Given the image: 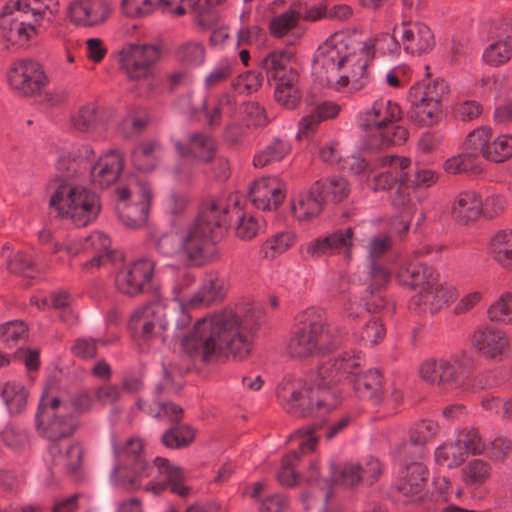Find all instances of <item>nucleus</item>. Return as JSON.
I'll return each instance as SVG.
<instances>
[{
	"label": "nucleus",
	"mask_w": 512,
	"mask_h": 512,
	"mask_svg": "<svg viewBox=\"0 0 512 512\" xmlns=\"http://www.w3.org/2000/svg\"><path fill=\"white\" fill-rule=\"evenodd\" d=\"M200 286L214 303L225 294V281L216 273L206 274Z\"/></svg>",
	"instance_id": "obj_61"
},
{
	"label": "nucleus",
	"mask_w": 512,
	"mask_h": 512,
	"mask_svg": "<svg viewBox=\"0 0 512 512\" xmlns=\"http://www.w3.org/2000/svg\"><path fill=\"white\" fill-rule=\"evenodd\" d=\"M261 86V77L259 74L248 71L239 75L233 82L232 88L239 94L252 93Z\"/></svg>",
	"instance_id": "obj_63"
},
{
	"label": "nucleus",
	"mask_w": 512,
	"mask_h": 512,
	"mask_svg": "<svg viewBox=\"0 0 512 512\" xmlns=\"http://www.w3.org/2000/svg\"><path fill=\"white\" fill-rule=\"evenodd\" d=\"M466 457L465 448L458 438L440 445L435 450L436 463L447 468L459 466Z\"/></svg>",
	"instance_id": "obj_43"
},
{
	"label": "nucleus",
	"mask_w": 512,
	"mask_h": 512,
	"mask_svg": "<svg viewBox=\"0 0 512 512\" xmlns=\"http://www.w3.org/2000/svg\"><path fill=\"white\" fill-rule=\"evenodd\" d=\"M174 145L180 156L194 159L197 162H209L214 159L216 154L215 142L206 134H193L189 137L186 146L179 140H175Z\"/></svg>",
	"instance_id": "obj_27"
},
{
	"label": "nucleus",
	"mask_w": 512,
	"mask_h": 512,
	"mask_svg": "<svg viewBox=\"0 0 512 512\" xmlns=\"http://www.w3.org/2000/svg\"><path fill=\"white\" fill-rule=\"evenodd\" d=\"M131 326L140 330L145 338L161 337L168 327L164 300L156 299L135 310L131 316Z\"/></svg>",
	"instance_id": "obj_19"
},
{
	"label": "nucleus",
	"mask_w": 512,
	"mask_h": 512,
	"mask_svg": "<svg viewBox=\"0 0 512 512\" xmlns=\"http://www.w3.org/2000/svg\"><path fill=\"white\" fill-rule=\"evenodd\" d=\"M486 450L492 460L504 461L512 453V442L503 436H495L486 446Z\"/></svg>",
	"instance_id": "obj_64"
},
{
	"label": "nucleus",
	"mask_w": 512,
	"mask_h": 512,
	"mask_svg": "<svg viewBox=\"0 0 512 512\" xmlns=\"http://www.w3.org/2000/svg\"><path fill=\"white\" fill-rule=\"evenodd\" d=\"M444 170L450 174L467 173L478 175L482 172L479 158L468 151L447 159L444 163Z\"/></svg>",
	"instance_id": "obj_45"
},
{
	"label": "nucleus",
	"mask_w": 512,
	"mask_h": 512,
	"mask_svg": "<svg viewBox=\"0 0 512 512\" xmlns=\"http://www.w3.org/2000/svg\"><path fill=\"white\" fill-rule=\"evenodd\" d=\"M449 93L448 84L436 79L427 85L416 84L409 91L411 119L421 125L430 126L442 117V102Z\"/></svg>",
	"instance_id": "obj_12"
},
{
	"label": "nucleus",
	"mask_w": 512,
	"mask_h": 512,
	"mask_svg": "<svg viewBox=\"0 0 512 512\" xmlns=\"http://www.w3.org/2000/svg\"><path fill=\"white\" fill-rule=\"evenodd\" d=\"M15 6L24 11H31L36 19L44 18L58 10V0H15Z\"/></svg>",
	"instance_id": "obj_53"
},
{
	"label": "nucleus",
	"mask_w": 512,
	"mask_h": 512,
	"mask_svg": "<svg viewBox=\"0 0 512 512\" xmlns=\"http://www.w3.org/2000/svg\"><path fill=\"white\" fill-rule=\"evenodd\" d=\"M297 461L298 455L296 452H291L283 458L277 472V479L282 486L293 487L298 483L299 476L294 470Z\"/></svg>",
	"instance_id": "obj_56"
},
{
	"label": "nucleus",
	"mask_w": 512,
	"mask_h": 512,
	"mask_svg": "<svg viewBox=\"0 0 512 512\" xmlns=\"http://www.w3.org/2000/svg\"><path fill=\"white\" fill-rule=\"evenodd\" d=\"M360 36L336 31L323 40L314 52V81L336 91H358L369 82Z\"/></svg>",
	"instance_id": "obj_3"
},
{
	"label": "nucleus",
	"mask_w": 512,
	"mask_h": 512,
	"mask_svg": "<svg viewBox=\"0 0 512 512\" xmlns=\"http://www.w3.org/2000/svg\"><path fill=\"white\" fill-rule=\"evenodd\" d=\"M116 211L119 220L130 229L142 227L148 220L152 190L146 182L130 177L115 190Z\"/></svg>",
	"instance_id": "obj_11"
},
{
	"label": "nucleus",
	"mask_w": 512,
	"mask_h": 512,
	"mask_svg": "<svg viewBox=\"0 0 512 512\" xmlns=\"http://www.w3.org/2000/svg\"><path fill=\"white\" fill-rule=\"evenodd\" d=\"M460 442L465 448V454H481L486 450V444L483 441L480 433L477 430L471 429L468 431H461L457 435Z\"/></svg>",
	"instance_id": "obj_62"
},
{
	"label": "nucleus",
	"mask_w": 512,
	"mask_h": 512,
	"mask_svg": "<svg viewBox=\"0 0 512 512\" xmlns=\"http://www.w3.org/2000/svg\"><path fill=\"white\" fill-rule=\"evenodd\" d=\"M297 22L298 14L292 10L286 11L270 21V32L275 37H283L296 27Z\"/></svg>",
	"instance_id": "obj_59"
},
{
	"label": "nucleus",
	"mask_w": 512,
	"mask_h": 512,
	"mask_svg": "<svg viewBox=\"0 0 512 512\" xmlns=\"http://www.w3.org/2000/svg\"><path fill=\"white\" fill-rule=\"evenodd\" d=\"M206 117L211 125L219 123L223 115L233 117L236 111V99L229 92H223L213 107L204 103Z\"/></svg>",
	"instance_id": "obj_50"
},
{
	"label": "nucleus",
	"mask_w": 512,
	"mask_h": 512,
	"mask_svg": "<svg viewBox=\"0 0 512 512\" xmlns=\"http://www.w3.org/2000/svg\"><path fill=\"white\" fill-rule=\"evenodd\" d=\"M419 373L422 380L429 384L452 389L460 384L465 369L455 357L431 358L421 364Z\"/></svg>",
	"instance_id": "obj_16"
},
{
	"label": "nucleus",
	"mask_w": 512,
	"mask_h": 512,
	"mask_svg": "<svg viewBox=\"0 0 512 512\" xmlns=\"http://www.w3.org/2000/svg\"><path fill=\"white\" fill-rule=\"evenodd\" d=\"M432 274V270L424 265L408 261L401 265L397 271L396 278L402 286L413 288L419 285L425 286L427 279H430Z\"/></svg>",
	"instance_id": "obj_37"
},
{
	"label": "nucleus",
	"mask_w": 512,
	"mask_h": 512,
	"mask_svg": "<svg viewBox=\"0 0 512 512\" xmlns=\"http://www.w3.org/2000/svg\"><path fill=\"white\" fill-rule=\"evenodd\" d=\"M294 54L285 50H274L268 53L260 63L268 80L276 82L298 75L297 70L292 67Z\"/></svg>",
	"instance_id": "obj_26"
},
{
	"label": "nucleus",
	"mask_w": 512,
	"mask_h": 512,
	"mask_svg": "<svg viewBox=\"0 0 512 512\" xmlns=\"http://www.w3.org/2000/svg\"><path fill=\"white\" fill-rule=\"evenodd\" d=\"M395 30L396 24L392 26L391 33L383 32L375 36L360 39L361 45L359 48L362 49V54L366 59V70L377 53L392 57L400 55L401 50H403V45L399 37V32H395Z\"/></svg>",
	"instance_id": "obj_24"
},
{
	"label": "nucleus",
	"mask_w": 512,
	"mask_h": 512,
	"mask_svg": "<svg viewBox=\"0 0 512 512\" xmlns=\"http://www.w3.org/2000/svg\"><path fill=\"white\" fill-rule=\"evenodd\" d=\"M411 165L410 158L398 155H386L379 159L378 168L381 170L374 176L373 189L384 191L391 189L397 183H405L408 178L407 169Z\"/></svg>",
	"instance_id": "obj_22"
},
{
	"label": "nucleus",
	"mask_w": 512,
	"mask_h": 512,
	"mask_svg": "<svg viewBox=\"0 0 512 512\" xmlns=\"http://www.w3.org/2000/svg\"><path fill=\"white\" fill-rule=\"evenodd\" d=\"M487 313L492 322L512 325V292L501 294L490 305Z\"/></svg>",
	"instance_id": "obj_51"
},
{
	"label": "nucleus",
	"mask_w": 512,
	"mask_h": 512,
	"mask_svg": "<svg viewBox=\"0 0 512 512\" xmlns=\"http://www.w3.org/2000/svg\"><path fill=\"white\" fill-rule=\"evenodd\" d=\"M124 169V156L117 150L103 153L91 169L94 185L106 188L115 183Z\"/></svg>",
	"instance_id": "obj_25"
},
{
	"label": "nucleus",
	"mask_w": 512,
	"mask_h": 512,
	"mask_svg": "<svg viewBox=\"0 0 512 512\" xmlns=\"http://www.w3.org/2000/svg\"><path fill=\"white\" fill-rule=\"evenodd\" d=\"M401 118L402 109L398 103L384 97L375 100L360 116V127L371 138L366 146L381 149L405 143L409 136L408 130L395 125Z\"/></svg>",
	"instance_id": "obj_7"
},
{
	"label": "nucleus",
	"mask_w": 512,
	"mask_h": 512,
	"mask_svg": "<svg viewBox=\"0 0 512 512\" xmlns=\"http://www.w3.org/2000/svg\"><path fill=\"white\" fill-rule=\"evenodd\" d=\"M28 396L25 387L15 381L7 382L2 390V398L10 414L21 413L27 406Z\"/></svg>",
	"instance_id": "obj_46"
},
{
	"label": "nucleus",
	"mask_w": 512,
	"mask_h": 512,
	"mask_svg": "<svg viewBox=\"0 0 512 512\" xmlns=\"http://www.w3.org/2000/svg\"><path fill=\"white\" fill-rule=\"evenodd\" d=\"M161 56V46L153 43H127L117 53L121 71L131 80L143 81L149 91L159 84L155 66Z\"/></svg>",
	"instance_id": "obj_10"
},
{
	"label": "nucleus",
	"mask_w": 512,
	"mask_h": 512,
	"mask_svg": "<svg viewBox=\"0 0 512 512\" xmlns=\"http://www.w3.org/2000/svg\"><path fill=\"white\" fill-rule=\"evenodd\" d=\"M297 242L295 232L286 230L278 232L267 238L260 247V255L264 259H275L287 250L292 248Z\"/></svg>",
	"instance_id": "obj_34"
},
{
	"label": "nucleus",
	"mask_w": 512,
	"mask_h": 512,
	"mask_svg": "<svg viewBox=\"0 0 512 512\" xmlns=\"http://www.w3.org/2000/svg\"><path fill=\"white\" fill-rule=\"evenodd\" d=\"M360 364L359 354L345 352L306 377L285 379L278 389V396L289 412L299 416L331 410L338 403L334 385L349 377L352 380Z\"/></svg>",
	"instance_id": "obj_1"
},
{
	"label": "nucleus",
	"mask_w": 512,
	"mask_h": 512,
	"mask_svg": "<svg viewBox=\"0 0 512 512\" xmlns=\"http://www.w3.org/2000/svg\"><path fill=\"white\" fill-rule=\"evenodd\" d=\"M314 191L323 200L340 202L350 193V187L347 180L340 176H333L326 180L318 181L314 184Z\"/></svg>",
	"instance_id": "obj_38"
},
{
	"label": "nucleus",
	"mask_w": 512,
	"mask_h": 512,
	"mask_svg": "<svg viewBox=\"0 0 512 512\" xmlns=\"http://www.w3.org/2000/svg\"><path fill=\"white\" fill-rule=\"evenodd\" d=\"M9 86L19 94L31 96L40 93L47 84L42 65L31 59H19L7 70Z\"/></svg>",
	"instance_id": "obj_15"
},
{
	"label": "nucleus",
	"mask_w": 512,
	"mask_h": 512,
	"mask_svg": "<svg viewBox=\"0 0 512 512\" xmlns=\"http://www.w3.org/2000/svg\"><path fill=\"white\" fill-rule=\"evenodd\" d=\"M157 9V0H121L119 4L121 15L130 20L147 18Z\"/></svg>",
	"instance_id": "obj_47"
},
{
	"label": "nucleus",
	"mask_w": 512,
	"mask_h": 512,
	"mask_svg": "<svg viewBox=\"0 0 512 512\" xmlns=\"http://www.w3.org/2000/svg\"><path fill=\"white\" fill-rule=\"evenodd\" d=\"M299 75L288 79L278 81L276 83L274 97L275 100L287 109H294L299 104L302 93L298 87Z\"/></svg>",
	"instance_id": "obj_42"
},
{
	"label": "nucleus",
	"mask_w": 512,
	"mask_h": 512,
	"mask_svg": "<svg viewBox=\"0 0 512 512\" xmlns=\"http://www.w3.org/2000/svg\"><path fill=\"white\" fill-rule=\"evenodd\" d=\"M457 297L456 288L447 282L433 278L427 279L425 286L420 292V300L431 309H440L449 305Z\"/></svg>",
	"instance_id": "obj_28"
},
{
	"label": "nucleus",
	"mask_w": 512,
	"mask_h": 512,
	"mask_svg": "<svg viewBox=\"0 0 512 512\" xmlns=\"http://www.w3.org/2000/svg\"><path fill=\"white\" fill-rule=\"evenodd\" d=\"M509 346L507 334L496 328H480L471 336L472 349L488 360L502 361L508 354Z\"/></svg>",
	"instance_id": "obj_20"
},
{
	"label": "nucleus",
	"mask_w": 512,
	"mask_h": 512,
	"mask_svg": "<svg viewBox=\"0 0 512 512\" xmlns=\"http://www.w3.org/2000/svg\"><path fill=\"white\" fill-rule=\"evenodd\" d=\"M292 150L291 144L282 139H274L263 150L255 154L253 163L256 168H264L267 165L283 160Z\"/></svg>",
	"instance_id": "obj_40"
},
{
	"label": "nucleus",
	"mask_w": 512,
	"mask_h": 512,
	"mask_svg": "<svg viewBox=\"0 0 512 512\" xmlns=\"http://www.w3.org/2000/svg\"><path fill=\"white\" fill-rule=\"evenodd\" d=\"M111 241L109 237L102 232H94L80 242L81 249L94 250L98 253L97 257L93 258L88 264L92 266H99L101 255L107 253L110 249Z\"/></svg>",
	"instance_id": "obj_54"
},
{
	"label": "nucleus",
	"mask_w": 512,
	"mask_h": 512,
	"mask_svg": "<svg viewBox=\"0 0 512 512\" xmlns=\"http://www.w3.org/2000/svg\"><path fill=\"white\" fill-rule=\"evenodd\" d=\"M249 196L256 208L275 210L285 198L284 184L276 177L259 178L250 187Z\"/></svg>",
	"instance_id": "obj_23"
},
{
	"label": "nucleus",
	"mask_w": 512,
	"mask_h": 512,
	"mask_svg": "<svg viewBox=\"0 0 512 512\" xmlns=\"http://www.w3.org/2000/svg\"><path fill=\"white\" fill-rule=\"evenodd\" d=\"M49 455L56 468L66 473H74L81 465L83 451L78 443L64 445L51 443Z\"/></svg>",
	"instance_id": "obj_29"
},
{
	"label": "nucleus",
	"mask_w": 512,
	"mask_h": 512,
	"mask_svg": "<svg viewBox=\"0 0 512 512\" xmlns=\"http://www.w3.org/2000/svg\"><path fill=\"white\" fill-rule=\"evenodd\" d=\"M14 10L17 14H13L2 20L0 25L1 37L9 45L26 48L39 35V27L43 21H51L55 17L59 9L52 14L46 15L44 18L36 19L31 11L20 10L13 3Z\"/></svg>",
	"instance_id": "obj_13"
},
{
	"label": "nucleus",
	"mask_w": 512,
	"mask_h": 512,
	"mask_svg": "<svg viewBox=\"0 0 512 512\" xmlns=\"http://www.w3.org/2000/svg\"><path fill=\"white\" fill-rule=\"evenodd\" d=\"M195 282V277L190 273H184L179 281H177L173 286H179L181 293L183 295L184 303L190 309H201L206 308L212 305L214 302L210 299V297L205 293V291L199 287L198 290L194 291L191 294L187 293L188 288Z\"/></svg>",
	"instance_id": "obj_44"
},
{
	"label": "nucleus",
	"mask_w": 512,
	"mask_h": 512,
	"mask_svg": "<svg viewBox=\"0 0 512 512\" xmlns=\"http://www.w3.org/2000/svg\"><path fill=\"white\" fill-rule=\"evenodd\" d=\"M194 431L189 427H177L164 433L163 444L168 448H181L189 445L194 440Z\"/></svg>",
	"instance_id": "obj_57"
},
{
	"label": "nucleus",
	"mask_w": 512,
	"mask_h": 512,
	"mask_svg": "<svg viewBox=\"0 0 512 512\" xmlns=\"http://www.w3.org/2000/svg\"><path fill=\"white\" fill-rule=\"evenodd\" d=\"M67 18L78 27H95L105 23L112 14L107 0H71L67 6Z\"/></svg>",
	"instance_id": "obj_18"
},
{
	"label": "nucleus",
	"mask_w": 512,
	"mask_h": 512,
	"mask_svg": "<svg viewBox=\"0 0 512 512\" xmlns=\"http://www.w3.org/2000/svg\"><path fill=\"white\" fill-rule=\"evenodd\" d=\"M157 145L152 142L141 143L133 152L134 165L142 171H148L155 166Z\"/></svg>",
	"instance_id": "obj_55"
},
{
	"label": "nucleus",
	"mask_w": 512,
	"mask_h": 512,
	"mask_svg": "<svg viewBox=\"0 0 512 512\" xmlns=\"http://www.w3.org/2000/svg\"><path fill=\"white\" fill-rule=\"evenodd\" d=\"M371 225L363 223L343 230H337L324 238L311 241L306 251L311 256H320L329 251H341L345 258L352 259L353 248L363 243L370 234Z\"/></svg>",
	"instance_id": "obj_14"
},
{
	"label": "nucleus",
	"mask_w": 512,
	"mask_h": 512,
	"mask_svg": "<svg viewBox=\"0 0 512 512\" xmlns=\"http://www.w3.org/2000/svg\"><path fill=\"white\" fill-rule=\"evenodd\" d=\"M512 58V38L505 37L492 41L483 51L482 59L491 67H500Z\"/></svg>",
	"instance_id": "obj_39"
},
{
	"label": "nucleus",
	"mask_w": 512,
	"mask_h": 512,
	"mask_svg": "<svg viewBox=\"0 0 512 512\" xmlns=\"http://www.w3.org/2000/svg\"><path fill=\"white\" fill-rule=\"evenodd\" d=\"M91 408L92 401L88 396H81L74 402L61 400L56 394V384H48L43 390L36 413L37 430L52 443H57L74 432L72 416Z\"/></svg>",
	"instance_id": "obj_6"
},
{
	"label": "nucleus",
	"mask_w": 512,
	"mask_h": 512,
	"mask_svg": "<svg viewBox=\"0 0 512 512\" xmlns=\"http://www.w3.org/2000/svg\"><path fill=\"white\" fill-rule=\"evenodd\" d=\"M72 124L81 132H99L105 128L103 115L94 104L81 107L72 116Z\"/></svg>",
	"instance_id": "obj_35"
},
{
	"label": "nucleus",
	"mask_w": 512,
	"mask_h": 512,
	"mask_svg": "<svg viewBox=\"0 0 512 512\" xmlns=\"http://www.w3.org/2000/svg\"><path fill=\"white\" fill-rule=\"evenodd\" d=\"M180 338L182 351L195 360L214 362L230 353L245 359L252 350V340L239 317L230 310L199 318L192 330Z\"/></svg>",
	"instance_id": "obj_4"
},
{
	"label": "nucleus",
	"mask_w": 512,
	"mask_h": 512,
	"mask_svg": "<svg viewBox=\"0 0 512 512\" xmlns=\"http://www.w3.org/2000/svg\"><path fill=\"white\" fill-rule=\"evenodd\" d=\"M428 471L421 462H413L398 472L397 488L404 495L420 493L427 479Z\"/></svg>",
	"instance_id": "obj_30"
},
{
	"label": "nucleus",
	"mask_w": 512,
	"mask_h": 512,
	"mask_svg": "<svg viewBox=\"0 0 512 512\" xmlns=\"http://www.w3.org/2000/svg\"><path fill=\"white\" fill-rule=\"evenodd\" d=\"M453 217L464 224L475 221L482 214V199L472 190L458 194L452 205Z\"/></svg>",
	"instance_id": "obj_31"
},
{
	"label": "nucleus",
	"mask_w": 512,
	"mask_h": 512,
	"mask_svg": "<svg viewBox=\"0 0 512 512\" xmlns=\"http://www.w3.org/2000/svg\"><path fill=\"white\" fill-rule=\"evenodd\" d=\"M351 381L355 392L361 398H377L382 391V376L377 370L357 373Z\"/></svg>",
	"instance_id": "obj_36"
},
{
	"label": "nucleus",
	"mask_w": 512,
	"mask_h": 512,
	"mask_svg": "<svg viewBox=\"0 0 512 512\" xmlns=\"http://www.w3.org/2000/svg\"><path fill=\"white\" fill-rule=\"evenodd\" d=\"M49 205L59 217L79 227L95 221L101 211L99 196L71 181H62L57 185L50 195Z\"/></svg>",
	"instance_id": "obj_8"
},
{
	"label": "nucleus",
	"mask_w": 512,
	"mask_h": 512,
	"mask_svg": "<svg viewBox=\"0 0 512 512\" xmlns=\"http://www.w3.org/2000/svg\"><path fill=\"white\" fill-rule=\"evenodd\" d=\"M330 344L329 330L323 313L309 308L299 316L287 345V352L294 358H307L325 351Z\"/></svg>",
	"instance_id": "obj_9"
},
{
	"label": "nucleus",
	"mask_w": 512,
	"mask_h": 512,
	"mask_svg": "<svg viewBox=\"0 0 512 512\" xmlns=\"http://www.w3.org/2000/svg\"><path fill=\"white\" fill-rule=\"evenodd\" d=\"M27 327L21 321H11L0 327V338L8 347H13L18 341L25 339Z\"/></svg>",
	"instance_id": "obj_60"
},
{
	"label": "nucleus",
	"mask_w": 512,
	"mask_h": 512,
	"mask_svg": "<svg viewBox=\"0 0 512 512\" xmlns=\"http://www.w3.org/2000/svg\"><path fill=\"white\" fill-rule=\"evenodd\" d=\"M512 157V135L502 134L491 141L485 159L493 162H503Z\"/></svg>",
	"instance_id": "obj_52"
},
{
	"label": "nucleus",
	"mask_w": 512,
	"mask_h": 512,
	"mask_svg": "<svg viewBox=\"0 0 512 512\" xmlns=\"http://www.w3.org/2000/svg\"><path fill=\"white\" fill-rule=\"evenodd\" d=\"M492 140V130L486 126H480L471 131L464 142V150L485 158L486 151H489Z\"/></svg>",
	"instance_id": "obj_49"
},
{
	"label": "nucleus",
	"mask_w": 512,
	"mask_h": 512,
	"mask_svg": "<svg viewBox=\"0 0 512 512\" xmlns=\"http://www.w3.org/2000/svg\"><path fill=\"white\" fill-rule=\"evenodd\" d=\"M489 254L503 269L512 271V230H500L492 236Z\"/></svg>",
	"instance_id": "obj_32"
},
{
	"label": "nucleus",
	"mask_w": 512,
	"mask_h": 512,
	"mask_svg": "<svg viewBox=\"0 0 512 512\" xmlns=\"http://www.w3.org/2000/svg\"><path fill=\"white\" fill-rule=\"evenodd\" d=\"M323 199L314 191V186L310 191L300 193L292 201V212L300 221H308L318 216L322 210Z\"/></svg>",
	"instance_id": "obj_33"
},
{
	"label": "nucleus",
	"mask_w": 512,
	"mask_h": 512,
	"mask_svg": "<svg viewBox=\"0 0 512 512\" xmlns=\"http://www.w3.org/2000/svg\"><path fill=\"white\" fill-rule=\"evenodd\" d=\"M235 69V59L228 57L219 59L214 63L204 78L205 88L211 89L227 81L235 73Z\"/></svg>",
	"instance_id": "obj_48"
},
{
	"label": "nucleus",
	"mask_w": 512,
	"mask_h": 512,
	"mask_svg": "<svg viewBox=\"0 0 512 512\" xmlns=\"http://www.w3.org/2000/svg\"><path fill=\"white\" fill-rule=\"evenodd\" d=\"M490 464L482 459L469 461L462 469V480L471 488L477 489L484 485L491 477Z\"/></svg>",
	"instance_id": "obj_41"
},
{
	"label": "nucleus",
	"mask_w": 512,
	"mask_h": 512,
	"mask_svg": "<svg viewBox=\"0 0 512 512\" xmlns=\"http://www.w3.org/2000/svg\"><path fill=\"white\" fill-rule=\"evenodd\" d=\"M183 480L181 468L162 457H156L154 465L146 459L130 462L122 474L121 467L117 464L109 475V481L114 487L123 488L127 492L143 489L154 495L165 491L168 485L173 493L187 495L190 489L183 484Z\"/></svg>",
	"instance_id": "obj_5"
},
{
	"label": "nucleus",
	"mask_w": 512,
	"mask_h": 512,
	"mask_svg": "<svg viewBox=\"0 0 512 512\" xmlns=\"http://www.w3.org/2000/svg\"><path fill=\"white\" fill-rule=\"evenodd\" d=\"M227 212L222 198L208 199L195 221L157 235L156 250L187 266H201L216 259L219 252L213 234L216 228L226 223Z\"/></svg>",
	"instance_id": "obj_2"
},
{
	"label": "nucleus",
	"mask_w": 512,
	"mask_h": 512,
	"mask_svg": "<svg viewBox=\"0 0 512 512\" xmlns=\"http://www.w3.org/2000/svg\"><path fill=\"white\" fill-rule=\"evenodd\" d=\"M403 51L413 56L427 54L435 47V36L431 28L420 21L403 20L396 23Z\"/></svg>",
	"instance_id": "obj_17"
},
{
	"label": "nucleus",
	"mask_w": 512,
	"mask_h": 512,
	"mask_svg": "<svg viewBox=\"0 0 512 512\" xmlns=\"http://www.w3.org/2000/svg\"><path fill=\"white\" fill-rule=\"evenodd\" d=\"M205 48L199 42H187L177 52L180 61L187 65H201L205 60Z\"/></svg>",
	"instance_id": "obj_58"
},
{
	"label": "nucleus",
	"mask_w": 512,
	"mask_h": 512,
	"mask_svg": "<svg viewBox=\"0 0 512 512\" xmlns=\"http://www.w3.org/2000/svg\"><path fill=\"white\" fill-rule=\"evenodd\" d=\"M155 263L149 259H140L121 269L116 276L117 289L126 295L136 296L152 280Z\"/></svg>",
	"instance_id": "obj_21"
}]
</instances>
